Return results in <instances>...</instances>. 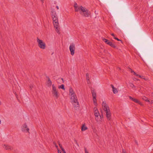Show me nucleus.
<instances>
[{"label": "nucleus", "instance_id": "1", "mask_svg": "<svg viewBox=\"0 0 153 153\" xmlns=\"http://www.w3.org/2000/svg\"><path fill=\"white\" fill-rule=\"evenodd\" d=\"M69 95L71 96V100L74 105V108L76 110L78 109L79 104L77 97L72 88H71L69 89Z\"/></svg>", "mask_w": 153, "mask_h": 153}, {"label": "nucleus", "instance_id": "2", "mask_svg": "<svg viewBox=\"0 0 153 153\" xmlns=\"http://www.w3.org/2000/svg\"><path fill=\"white\" fill-rule=\"evenodd\" d=\"M81 9L80 14L83 16L88 17L90 15V12L88 10L84 8L82 6H80V9Z\"/></svg>", "mask_w": 153, "mask_h": 153}, {"label": "nucleus", "instance_id": "3", "mask_svg": "<svg viewBox=\"0 0 153 153\" xmlns=\"http://www.w3.org/2000/svg\"><path fill=\"white\" fill-rule=\"evenodd\" d=\"M53 21V25L55 28L56 29V30L57 32L59 34V23L57 17L52 18Z\"/></svg>", "mask_w": 153, "mask_h": 153}, {"label": "nucleus", "instance_id": "4", "mask_svg": "<svg viewBox=\"0 0 153 153\" xmlns=\"http://www.w3.org/2000/svg\"><path fill=\"white\" fill-rule=\"evenodd\" d=\"M37 42L38 43V46L41 48L42 49H44L46 48V44L41 39H40L38 37L37 39Z\"/></svg>", "mask_w": 153, "mask_h": 153}, {"label": "nucleus", "instance_id": "5", "mask_svg": "<svg viewBox=\"0 0 153 153\" xmlns=\"http://www.w3.org/2000/svg\"><path fill=\"white\" fill-rule=\"evenodd\" d=\"M52 94L53 96L57 99L59 97V93L56 90V87H55L54 84L52 85Z\"/></svg>", "mask_w": 153, "mask_h": 153}, {"label": "nucleus", "instance_id": "6", "mask_svg": "<svg viewBox=\"0 0 153 153\" xmlns=\"http://www.w3.org/2000/svg\"><path fill=\"white\" fill-rule=\"evenodd\" d=\"M75 48L74 44L72 43L70 45L69 47V50L71 52V54L73 56L75 53Z\"/></svg>", "mask_w": 153, "mask_h": 153}, {"label": "nucleus", "instance_id": "7", "mask_svg": "<svg viewBox=\"0 0 153 153\" xmlns=\"http://www.w3.org/2000/svg\"><path fill=\"white\" fill-rule=\"evenodd\" d=\"M91 93L93 97V101L94 105L97 104L96 93L94 90H91Z\"/></svg>", "mask_w": 153, "mask_h": 153}, {"label": "nucleus", "instance_id": "8", "mask_svg": "<svg viewBox=\"0 0 153 153\" xmlns=\"http://www.w3.org/2000/svg\"><path fill=\"white\" fill-rule=\"evenodd\" d=\"M22 130L23 132L29 133V129L27 127V126L26 123L22 125Z\"/></svg>", "mask_w": 153, "mask_h": 153}, {"label": "nucleus", "instance_id": "9", "mask_svg": "<svg viewBox=\"0 0 153 153\" xmlns=\"http://www.w3.org/2000/svg\"><path fill=\"white\" fill-rule=\"evenodd\" d=\"M104 111H105L107 119L110 120L111 119V115L109 109H106Z\"/></svg>", "mask_w": 153, "mask_h": 153}, {"label": "nucleus", "instance_id": "10", "mask_svg": "<svg viewBox=\"0 0 153 153\" xmlns=\"http://www.w3.org/2000/svg\"><path fill=\"white\" fill-rule=\"evenodd\" d=\"M129 98L132 101H133L135 102L138 103L140 105H142V104L141 103V102L137 99L133 98L132 97L130 96L129 97Z\"/></svg>", "mask_w": 153, "mask_h": 153}, {"label": "nucleus", "instance_id": "11", "mask_svg": "<svg viewBox=\"0 0 153 153\" xmlns=\"http://www.w3.org/2000/svg\"><path fill=\"white\" fill-rule=\"evenodd\" d=\"M102 107L104 108L103 109L104 111L105 110V109H109V108L108 105H107L105 102L103 101L102 103Z\"/></svg>", "mask_w": 153, "mask_h": 153}, {"label": "nucleus", "instance_id": "12", "mask_svg": "<svg viewBox=\"0 0 153 153\" xmlns=\"http://www.w3.org/2000/svg\"><path fill=\"white\" fill-rule=\"evenodd\" d=\"M4 148L7 150H11L13 149V148L12 147L8 145H4Z\"/></svg>", "mask_w": 153, "mask_h": 153}, {"label": "nucleus", "instance_id": "13", "mask_svg": "<svg viewBox=\"0 0 153 153\" xmlns=\"http://www.w3.org/2000/svg\"><path fill=\"white\" fill-rule=\"evenodd\" d=\"M111 86L112 88V91L113 93L114 94H116L118 92V91L117 90V89L114 87V85L111 84Z\"/></svg>", "mask_w": 153, "mask_h": 153}, {"label": "nucleus", "instance_id": "14", "mask_svg": "<svg viewBox=\"0 0 153 153\" xmlns=\"http://www.w3.org/2000/svg\"><path fill=\"white\" fill-rule=\"evenodd\" d=\"M47 78H48V80L47 81V83L48 84V86L50 87L52 85V82L50 78L48 76H47Z\"/></svg>", "mask_w": 153, "mask_h": 153}, {"label": "nucleus", "instance_id": "15", "mask_svg": "<svg viewBox=\"0 0 153 153\" xmlns=\"http://www.w3.org/2000/svg\"><path fill=\"white\" fill-rule=\"evenodd\" d=\"M87 127L85 126V124H83L81 128V130L82 131H85V130L87 129Z\"/></svg>", "mask_w": 153, "mask_h": 153}, {"label": "nucleus", "instance_id": "16", "mask_svg": "<svg viewBox=\"0 0 153 153\" xmlns=\"http://www.w3.org/2000/svg\"><path fill=\"white\" fill-rule=\"evenodd\" d=\"M94 115L96 117H98L100 115V113L99 112L98 110H95L94 112Z\"/></svg>", "mask_w": 153, "mask_h": 153}, {"label": "nucleus", "instance_id": "17", "mask_svg": "<svg viewBox=\"0 0 153 153\" xmlns=\"http://www.w3.org/2000/svg\"><path fill=\"white\" fill-rule=\"evenodd\" d=\"M142 99L146 101L149 102V100H148V99L145 96L142 97Z\"/></svg>", "mask_w": 153, "mask_h": 153}, {"label": "nucleus", "instance_id": "18", "mask_svg": "<svg viewBox=\"0 0 153 153\" xmlns=\"http://www.w3.org/2000/svg\"><path fill=\"white\" fill-rule=\"evenodd\" d=\"M102 40L105 42L106 44H107V43L108 42H109V40L105 39L104 38L102 37Z\"/></svg>", "mask_w": 153, "mask_h": 153}, {"label": "nucleus", "instance_id": "19", "mask_svg": "<svg viewBox=\"0 0 153 153\" xmlns=\"http://www.w3.org/2000/svg\"><path fill=\"white\" fill-rule=\"evenodd\" d=\"M56 14V11L54 10H52L51 11V15L52 16L53 15H55Z\"/></svg>", "mask_w": 153, "mask_h": 153}, {"label": "nucleus", "instance_id": "20", "mask_svg": "<svg viewBox=\"0 0 153 153\" xmlns=\"http://www.w3.org/2000/svg\"><path fill=\"white\" fill-rule=\"evenodd\" d=\"M59 88H61L64 90H65V88L64 87V85L63 84H62L59 87Z\"/></svg>", "mask_w": 153, "mask_h": 153}, {"label": "nucleus", "instance_id": "21", "mask_svg": "<svg viewBox=\"0 0 153 153\" xmlns=\"http://www.w3.org/2000/svg\"><path fill=\"white\" fill-rule=\"evenodd\" d=\"M130 86L132 88H135L136 87L135 86L133 85V84L131 83H129Z\"/></svg>", "mask_w": 153, "mask_h": 153}, {"label": "nucleus", "instance_id": "22", "mask_svg": "<svg viewBox=\"0 0 153 153\" xmlns=\"http://www.w3.org/2000/svg\"><path fill=\"white\" fill-rule=\"evenodd\" d=\"M89 74L88 73L86 74V79L88 80L89 81Z\"/></svg>", "mask_w": 153, "mask_h": 153}, {"label": "nucleus", "instance_id": "23", "mask_svg": "<svg viewBox=\"0 0 153 153\" xmlns=\"http://www.w3.org/2000/svg\"><path fill=\"white\" fill-rule=\"evenodd\" d=\"M78 7V6L77 4L75 2L74 3V7L75 9H76L77 8V7Z\"/></svg>", "mask_w": 153, "mask_h": 153}, {"label": "nucleus", "instance_id": "24", "mask_svg": "<svg viewBox=\"0 0 153 153\" xmlns=\"http://www.w3.org/2000/svg\"><path fill=\"white\" fill-rule=\"evenodd\" d=\"M80 7H77V8L76 9H75V11L76 12H78V11L81 10V9H79Z\"/></svg>", "mask_w": 153, "mask_h": 153}, {"label": "nucleus", "instance_id": "25", "mask_svg": "<svg viewBox=\"0 0 153 153\" xmlns=\"http://www.w3.org/2000/svg\"><path fill=\"white\" fill-rule=\"evenodd\" d=\"M111 46L114 48H116V46L114 44H113L112 43H111Z\"/></svg>", "mask_w": 153, "mask_h": 153}, {"label": "nucleus", "instance_id": "26", "mask_svg": "<svg viewBox=\"0 0 153 153\" xmlns=\"http://www.w3.org/2000/svg\"><path fill=\"white\" fill-rule=\"evenodd\" d=\"M114 38L116 40H117L118 41H121V42H122V41L120 40V39H118L117 38V37H114Z\"/></svg>", "mask_w": 153, "mask_h": 153}, {"label": "nucleus", "instance_id": "27", "mask_svg": "<svg viewBox=\"0 0 153 153\" xmlns=\"http://www.w3.org/2000/svg\"><path fill=\"white\" fill-rule=\"evenodd\" d=\"M99 117H99V116L98 117H96L95 119L97 121H98L99 120H100L99 119Z\"/></svg>", "mask_w": 153, "mask_h": 153}, {"label": "nucleus", "instance_id": "28", "mask_svg": "<svg viewBox=\"0 0 153 153\" xmlns=\"http://www.w3.org/2000/svg\"><path fill=\"white\" fill-rule=\"evenodd\" d=\"M99 115H100L99 117L100 118V119H102V118H103V115L102 114L101 115L100 114Z\"/></svg>", "mask_w": 153, "mask_h": 153}, {"label": "nucleus", "instance_id": "29", "mask_svg": "<svg viewBox=\"0 0 153 153\" xmlns=\"http://www.w3.org/2000/svg\"><path fill=\"white\" fill-rule=\"evenodd\" d=\"M112 43V42H110L109 41V42H108L107 43V44L108 45H109L110 46L111 45V43Z\"/></svg>", "mask_w": 153, "mask_h": 153}, {"label": "nucleus", "instance_id": "30", "mask_svg": "<svg viewBox=\"0 0 153 153\" xmlns=\"http://www.w3.org/2000/svg\"><path fill=\"white\" fill-rule=\"evenodd\" d=\"M51 16H52V18L57 17V16L56 14L55 15H53Z\"/></svg>", "mask_w": 153, "mask_h": 153}, {"label": "nucleus", "instance_id": "31", "mask_svg": "<svg viewBox=\"0 0 153 153\" xmlns=\"http://www.w3.org/2000/svg\"><path fill=\"white\" fill-rule=\"evenodd\" d=\"M59 147H60V148L61 149H62L63 148L62 147V146L61 144L59 143Z\"/></svg>", "mask_w": 153, "mask_h": 153}, {"label": "nucleus", "instance_id": "32", "mask_svg": "<svg viewBox=\"0 0 153 153\" xmlns=\"http://www.w3.org/2000/svg\"><path fill=\"white\" fill-rule=\"evenodd\" d=\"M85 151V153H88V152L87 150L85 148H84Z\"/></svg>", "mask_w": 153, "mask_h": 153}, {"label": "nucleus", "instance_id": "33", "mask_svg": "<svg viewBox=\"0 0 153 153\" xmlns=\"http://www.w3.org/2000/svg\"><path fill=\"white\" fill-rule=\"evenodd\" d=\"M122 153H126V152L125 150L123 149L122 150Z\"/></svg>", "mask_w": 153, "mask_h": 153}, {"label": "nucleus", "instance_id": "34", "mask_svg": "<svg viewBox=\"0 0 153 153\" xmlns=\"http://www.w3.org/2000/svg\"><path fill=\"white\" fill-rule=\"evenodd\" d=\"M149 103L152 104V103H153V100H151V101H150L149 100V102H148Z\"/></svg>", "mask_w": 153, "mask_h": 153}, {"label": "nucleus", "instance_id": "35", "mask_svg": "<svg viewBox=\"0 0 153 153\" xmlns=\"http://www.w3.org/2000/svg\"><path fill=\"white\" fill-rule=\"evenodd\" d=\"M62 150L63 151V152L64 153H66V152L64 148L62 149Z\"/></svg>", "mask_w": 153, "mask_h": 153}, {"label": "nucleus", "instance_id": "36", "mask_svg": "<svg viewBox=\"0 0 153 153\" xmlns=\"http://www.w3.org/2000/svg\"><path fill=\"white\" fill-rule=\"evenodd\" d=\"M74 141L76 142V143L77 145L79 146V144H78V143H77L76 140H75Z\"/></svg>", "mask_w": 153, "mask_h": 153}, {"label": "nucleus", "instance_id": "37", "mask_svg": "<svg viewBox=\"0 0 153 153\" xmlns=\"http://www.w3.org/2000/svg\"><path fill=\"white\" fill-rule=\"evenodd\" d=\"M94 112L95 111V110H98L97 108L96 107H95L94 108Z\"/></svg>", "mask_w": 153, "mask_h": 153}, {"label": "nucleus", "instance_id": "38", "mask_svg": "<svg viewBox=\"0 0 153 153\" xmlns=\"http://www.w3.org/2000/svg\"><path fill=\"white\" fill-rule=\"evenodd\" d=\"M143 79L145 80H148V78H143Z\"/></svg>", "mask_w": 153, "mask_h": 153}, {"label": "nucleus", "instance_id": "39", "mask_svg": "<svg viewBox=\"0 0 153 153\" xmlns=\"http://www.w3.org/2000/svg\"><path fill=\"white\" fill-rule=\"evenodd\" d=\"M136 76H137V77H141V76H140L138 74H137V75H136Z\"/></svg>", "mask_w": 153, "mask_h": 153}, {"label": "nucleus", "instance_id": "40", "mask_svg": "<svg viewBox=\"0 0 153 153\" xmlns=\"http://www.w3.org/2000/svg\"><path fill=\"white\" fill-rule=\"evenodd\" d=\"M135 143H136V144H137V145H138V144L136 140H135Z\"/></svg>", "mask_w": 153, "mask_h": 153}, {"label": "nucleus", "instance_id": "41", "mask_svg": "<svg viewBox=\"0 0 153 153\" xmlns=\"http://www.w3.org/2000/svg\"><path fill=\"white\" fill-rule=\"evenodd\" d=\"M58 153H61V152L60 150H58Z\"/></svg>", "mask_w": 153, "mask_h": 153}, {"label": "nucleus", "instance_id": "42", "mask_svg": "<svg viewBox=\"0 0 153 153\" xmlns=\"http://www.w3.org/2000/svg\"><path fill=\"white\" fill-rule=\"evenodd\" d=\"M133 73V74L135 75L136 76V75H137V74L135 72H134Z\"/></svg>", "mask_w": 153, "mask_h": 153}, {"label": "nucleus", "instance_id": "43", "mask_svg": "<svg viewBox=\"0 0 153 153\" xmlns=\"http://www.w3.org/2000/svg\"><path fill=\"white\" fill-rule=\"evenodd\" d=\"M111 35L112 36H115V35H114V33L111 34Z\"/></svg>", "mask_w": 153, "mask_h": 153}, {"label": "nucleus", "instance_id": "44", "mask_svg": "<svg viewBox=\"0 0 153 153\" xmlns=\"http://www.w3.org/2000/svg\"><path fill=\"white\" fill-rule=\"evenodd\" d=\"M130 69V70H131V73H134V71H133L131 69Z\"/></svg>", "mask_w": 153, "mask_h": 153}, {"label": "nucleus", "instance_id": "45", "mask_svg": "<svg viewBox=\"0 0 153 153\" xmlns=\"http://www.w3.org/2000/svg\"><path fill=\"white\" fill-rule=\"evenodd\" d=\"M143 77H144V76H141V77H140V78H141V79H143Z\"/></svg>", "mask_w": 153, "mask_h": 153}, {"label": "nucleus", "instance_id": "46", "mask_svg": "<svg viewBox=\"0 0 153 153\" xmlns=\"http://www.w3.org/2000/svg\"><path fill=\"white\" fill-rule=\"evenodd\" d=\"M56 8L57 9H59V7L58 6H56Z\"/></svg>", "mask_w": 153, "mask_h": 153}, {"label": "nucleus", "instance_id": "47", "mask_svg": "<svg viewBox=\"0 0 153 153\" xmlns=\"http://www.w3.org/2000/svg\"><path fill=\"white\" fill-rule=\"evenodd\" d=\"M135 79H137V80H139V79H136V78H135Z\"/></svg>", "mask_w": 153, "mask_h": 153}, {"label": "nucleus", "instance_id": "48", "mask_svg": "<svg viewBox=\"0 0 153 153\" xmlns=\"http://www.w3.org/2000/svg\"><path fill=\"white\" fill-rule=\"evenodd\" d=\"M32 86H30V88L31 89L32 88Z\"/></svg>", "mask_w": 153, "mask_h": 153}, {"label": "nucleus", "instance_id": "49", "mask_svg": "<svg viewBox=\"0 0 153 153\" xmlns=\"http://www.w3.org/2000/svg\"><path fill=\"white\" fill-rule=\"evenodd\" d=\"M55 146L56 147H58V146L57 145H55Z\"/></svg>", "mask_w": 153, "mask_h": 153}, {"label": "nucleus", "instance_id": "50", "mask_svg": "<svg viewBox=\"0 0 153 153\" xmlns=\"http://www.w3.org/2000/svg\"><path fill=\"white\" fill-rule=\"evenodd\" d=\"M1 101H0V105H1Z\"/></svg>", "mask_w": 153, "mask_h": 153}, {"label": "nucleus", "instance_id": "51", "mask_svg": "<svg viewBox=\"0 0 153 153\" xmlns=\"http://www.w3.org/2000/svg\"><path fill=\"white\" fill-rule=\"evenodd\" d=\"M1 120L0 119V124H1Z\"/></svg>", "mask_w": 153, "mask_h": 153}, {"label": "nucleus", "instance_id": "52", "mask_svg": "<svg viewBox=\"0 0 153 153\" xmlns=\"http://www.w3.org/2000/svg\"><path fill=\"white\" fill-rule=\"evenodd\" d=\"M41 0V1H42V2H43V0Z\"/></svg>", "mask_w": 153, "mask_h": 153}, {"label": "nucleus", "instance_id": "53", "mask_svg": "<svg viewBox=\"0 0 153 153\" xmlns=\"http://www.w3.org/2000/svg\"><path fill=\"white\" fill-rule=\"evenodd\" d=\"M61 79H62V80H63V78H62Z\"/></svg>", "mask_w": 153, "mask_h": 153}]
</instances>
